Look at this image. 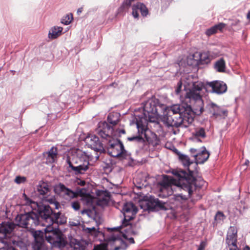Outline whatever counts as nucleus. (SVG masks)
<instances>
[{
  "instance_id": "nucleus-23",
  "label": "nucleus",
  "mask_w": 250,
  "mask_h": 250,
  "mask_svg": "<svg viewBox=\"0 0 250 250\" xmlns=\"http://www.w3.org/2000/svg\"><path fill=\"white\" fill-rule=\"evenodd\" d=\"M140 10L141 15L143 17H146L148 14V11L146 6L142 3L137 2L132 5V16L135 18L139 17L138 11Z\"/></svg>"
},
{
  "instance_id": "nucleus-55",
  "label": "nucleus",
  "mask_w": 250,
  "mask_h": 250,
  "mask_svg": "<svg viewBox=\"0 0 250 250\" xmlns=\"http://www.w3.org/2000/svg\"><path fill=\"white\" fill-rule=\"evenodd\" d=\"M58 206H59V204H58V203H57V204H56V208H58Z\"/></svg>"
},
{
  "instance_id": "nucleus-27",
  "label": "nucleus",
  "mask_w": 250,
  "mask_h": 250,
  "mask_svg": "<svg viewBox=\"0 0 250 250\" xmlns=\"http://www.w3.org/2000/svg\"><path fill=\"white\" fill-rule=\"evenodd\" d=\"M47 154L46 160L47 164H52L57 161L58 151L56 147H52L50 150L46 152Z\"/></svg>"
},
{
  "instance_id": "nucleus-6",
  "label": "nucleus",
  "mask_w": 250,
  "mask_h": 250,
  "mask_svg": "<svg viewBox=\"0 0 250 250\" xmlns=\"http://www.w3.org/2000/svg\"><path fill=\"white\" fill-rule=\"evenodd\" d=\"M206 88L204 83L197 81L193 83L191 88L186 93V98L193 104V109L197 115H201L204 111V102L200 95V91Z\"/></svg>"
},
{
  "instance_id": "nucleus-29",
  "label": "nucleus",
  "mask_w": 250,
  "mask_h": 250,
  "mask_svg": "<svg viewBox=\"0 0 250 250\" xmlns=\"http://www.w3.org/2000/svg\"><path fill=\"white\" fill-rule=\"evenodd\" d=\"M71 246L76 250H86L87 244L84 241L74 239L71 242Z\"/></svg>"
},
{
  "instance_id": "nucleus-13",
  "label": "nucleus",
  "mask_w": 250,
  "mask_h": 250,
  "mask_svg": "<svg viewBox=\"0 0 250 250\" xmlns=\"http://www.w3.org/2000/svg\"><path fill=\"white\" fill-rule=\"evenodd\" d=\"M167 114H180L182 117H188L190 115H191L193 118L194 117V114H196L193 109V104H192V107L187 104L173 105L170 107Z\"/></svg>"
},
{
  "instance_id": "nucleus-46",
  "label": "nucleus",
  "mask_w": 250,
  "mask_h": 250,
  "mask_svg": "<svg viewBox=\"0 0 250 250\" xmlns=\"http://www.w3.org/2000/svg\"><path fill=\"white\" fill-rule=\"evenodd\" d=\"M200 151V150H197V149H195V148H191L190 149V153L192 154L193 157V154H197Z\"/></svg>"
},
{
  "instance_id": "nucleus-15",
  "label": "nucleus",
  "mask_w": 250,
  "mask_h": 250,
  "mask_svg": "<svg viewBox=\"0 0 250 250\" xmlns=\"http://www.w3.org/2000/svg\"><path fill=\"white\" fill-rule=\"evenodd\" d=\"M146 209L149 212L157 211L159 210H167L166 203L153 196H150L146 201Z\"/></svg>"
},
{
  "instance_id": "nucleus-25",
  "label": "nucleus",
  "mask_w": 250,
  "mask_h": 250,
  "mask_svg": "<svg viewBox=\"0 0 250 250\" xmlns=\"http://www.w3.org/2000/svg\"><path fill=\"white\" fill-rule=\"evenodd\" d=\"M204 149L200 150L197 154H193L195 160L197 164H202L205 163L208 158L209 153L203 147Z\"/></svg>"
},
{
  "instance_id": "nucleus-24",
  "label": "nucleus",
  "mask_w": 250,
  "mask_h": 250,
  "mask_svg": "<svg viewBox=\"0 0 250 250\" xmlns=\"http://www.w3.org/2000/svg\"><path fill=\"white\" fill-rule=\"evenodd\" d=\"M199 55V60L198 63L200 64H208L217 56V54L210 51L201 52Z\"/></svg>"
},
{
  "instance_id": "nucleus-40",
  "label": "nucleus",
  "mask_w": 250,
  "mask_h": 250,
  "mask_svg": "<svg viewBox=\"0 0 250 250\" xmlns=\"http://www.w3.org/2000/svg\"><path fill=\"white\" fill-rule=\"evenodd\" d=\"M71 207L75 210H79L80 208V203L78 201H74L71 203Z\"/></svg>"
},
{
  "instance_id": "nucleus-39",
  "label": "nucleus",
  "mask_w": 250,
  "mask_h": 250,
  "mask_svg": "<svg viewBox=\"0 0 250 250\" xmlns=\"http://www.w3.org/2000/svg\"><path fill=\"white\" fill-rule=\"evenodd\" d=\"M25 181H26V178L23 176H18L15 179V182L18 184L23 183L25 182Z\"/></svg>"
},
{
  "instance_id": "nucleus-26",
  "label": "nucleus",
  "mask_w": 250,
  "mask_h": 250,
  "mask_svg": "<svg viewBox=\"0 0 250 250\" xmlns=\"http://www.w3.org/2000/svg\"><path fill=\"white\" fill-rule=\"evenodd\" d=\"M225 23L221 22L218 24H215L214 26L208 28L206 30L205 34L208 36H210L213 35L218 31L222 32L223 29L226 27Z\"/></svg>"
},
{
  "instance_id": "nucleus-10",
  "label": "nucleus",
  "mask_w": 250,
  "mask_h": 250,
  "mask_svg": "<svg viewBox=\"0 0 250 250\" xmlns=\"http://www.w3.org/2000/svg\"><path fill=\"white\" fill-rule=\"evenodd\" d=\"M113 229L116 230V233L113 234L108 238L107 241L108 244L112 242L115 243L117 242L120 243L122 241V236L125 239H127L130 244L134 243L135 242L134 239L132 237L128 238L126 235L127 233L131 231V225H130V228L128 226H123L122 225H121L118 227L113 228Z\"/></svg>"
},
{
  "instance_id": "nucleus-11",
  "label": "nucleus",
  "mask_w": 250,
  "mask_h": 250,
  "mask_svg": "<svg viewBox=\"0 0 250 250\" xmlns=\"http://www.w3.org/2000/svg\"><path fill=\"white\" fill-rule=\"evenodd\" d=\"M136 127L141 133H144V138L146 139L149 145L153 146H156L159 145L160 141L159 138L147 128V124H145V120L136 123Z\"/></svg>"
},
{
  "instance_id": "nucleus-49",
  "label": "nucleus",
  "mask_w": 250,
  "mask_h": 250,
  "mask_svg": "<svg viewBox=\"0 0 250 250\" xmlns=\"http://www.w3.org/2000/svg\"><path fill=\"white\" fill-rule=\"evenodd\" d=\"M250 164V161L248 160H246L245 161L244 165L246 166H248Z\"/></svg>"
},
{
  "instance_id": "nucleus-8",
  "label": "nucleus",
  "mask_w": 250,
  "mask_h": 250,
  "mask_svg": "<svg viewBox=\"0 0 250 250\" xmlns=\"http://www.w3.org/2000/svg\"><path fill=\"white\" fill-rule=\"evenodd\" d=\"M15 228L14 223L4 221L0 223V234L3 235L0 237V249H5L9 248L10 240L8 235H11Z\"/></svg>"
},
{
  "instance_id": "nucleus-51",
  "label": "nucleus",
  "mask_w": 250,
  "mask_h": 250,
  "mask_svg": "<svg viewBox=\"0 0 250 250\" xmlns=\"http://www.w3.org/2000/svg\"><path fill=\"white\" fill-rule=\"evenodd\" d=\"M121 249V247L119 246L116 247L115 248L114 250H119Z\"/></svg>"
},
{
  "instance_id": "nucleus-30",
  "label": "nucleus",
  "mask_w": 250,
  "mask_h": 250,
  "mask_svg": "<svg viewBox=\"0 0 250 250\" xmlns=\"http://www.w3.org/2000/svg\"><path fill=\"white\" fill-rule=\"evenodd\" d=\"M120 118V114L118 112L110 113L107 116L108 123L113 126L118 123Z\"/></svg>"
},
{
  "instance_id": "nucleus-22",
  "label": "nucleus",
  "mask_w": 250,
  "mask_h": 250,
  "mask_svg": "<svg viewBox=\"0 0 250 250\" xmlns=\"http://www.w3.org/2000/svg\"><path fill=\"white\" fill-rule=\"evenodd\" d=\"M97 198L95 200L97 205L104 207L108 205L110 200V193L106 190H97L96 191Z\"/></svg>"
},
{
  "instance_id": "nucleus-9",
  "label": "nucleus",
  "mask_w": 250,
  "mask_h": 250,
  "mask_svg": "<svg viewBox=\"0 0 250 250\" xmlns=\"http://www.w3.org/2000/svg\"><path fill=\"white\" fill-rule=\"evenodd\" d=\"M17 220L18 225L23 228L32 229V227L39 225V218L33 211L19 215Z\"/></svg>"
},
{
  "instance_id": "nucleus-3",
  "label": "nucleus",
  "mask_w": 250,
  "mask_h": 250,
  "mask_svg": "<svg viewBox=\"0 0 250 250\" xmlns=\"http://www.w3.org/2000/svg\"><path fill=\"white\" fill-rule=\"evenodd\" d=\"M98 134L103 139L108 141L106 147L108 154L113 157H123L125 152L123 144L118 139H112L113 129L106 122L100 125L96 130Z\"/></svg>"
},
{
  "instance_id": "nucleus-53",
  "label": "nucleus",
  "mask_w": 250,
  "mask_h": 250,
  "mask_svg": "<svg viewBox=\"0 0 250 250\" xmlns=\"http://www.w3.org/2000/svg\"><path fill=\"white\" fill-rule=\"evenodd\" d=\"M8 250H17L16 249L14 248H10Z\"/></svg>"
},
{
  "instance_id": "nucleus-44",
  "label": "nucleus",
  "mask_w": 250,
  "mask_h": 250,
  "mask_svg": "<svg viewBox=\"0 0 250 250\" xmlns=\"http://www.w3.org/2000/svg\"><path fill=\"white\" fill-rule=\"evenodd\" d=\"M205 248V244L204 242H201L197 250H204Z\"/></svg>"
},
{
  "instance_id": "nucleus-42",
  "label": "nucleus",
  "mask_w": 250,
  "mask_h": 250,
  "mask_svg": "<svg viewBox=\"0 0 250 250\" xmlns=\"http://www.w3.org/2000/svg\"><path fill=\"white\" fill-rule=\"evenodd\" d=\"M182 86V83L181 81L178 82V83H177V86L175 89V92L176 94H179L180 93V92L181 90Z\"/></svg>"
},
{
  "instance_id": "nucleus-16",
  "label": "nucleus",
  "mask_w": 250,
  "mask_h": 250,
  "mask_svg": "<svg viewBox=\"0 0 250 250\" xmlns=\"http://www.w3.org/2000/svg\"><path fill=\"white\" fill-rule=\"evenodd\" d=\"M229 250H240L237 245V229L235 227H230L228 230L226 239Z\"/></svg>"
},
{
  "instance_id": "nucleus-47",
  "label": "nucleus",
  "mask_w": 250,
  "mask_h": 250,
  "mask_svg": "<svg viewBox=\"0 0 250 250\" xmlns=\"http://www.w3.org/2000/svg\"><path fill=\"white\" fill-rule=\"evenodd\" d=\"M83 11V8L82 7H81V8H79L78 10H77V13L78 14H80V13H81Z\"/></svg>"
},
{
  "instance_id": "nucleus-43",
  "label": "nucleus",
  "mask_w": 250,
  "mask_h": 250,
  "mask_svg": "<svg viewBox=\"0 0 250 250\" xmlns=\"http://www.w3.org/2000/svg\"><path fill=\"white\" fill-rule=\"evenodd\" d=\"M91 212H92L90 209H83L81 211V214H82V215L86 214L88 216H89L90 214L91 213Z\"/></svg>"
},
{
  "instance_id": "nucleus-2",
  "label": "nucleus",
  "mask_w": 250,
  "mask_h": 250,
  "mask_svg": "<svg viewBox=\"0 0 250 250\" xmlns=\"http://www.w3.org/2000/svg\"><path fill=\"white\" fill-rule=\"evenodd\" d=\"M39 218V224L42 221L47 223L42 224L45 226L44 236L46 241L53 246L59 248L65 246L66 241L64 238L63 234L59 228H54L52 225L54 223L62 224L66 222L65 218L61 217V213L53 212L52 209L48 205L38 206L37 213Z\"/></svg>"
},
{
  "instance_id": "nucleus-19",
  "label": "nucleus",
  "mask_w": 250,
  "mask_h": 250,
  "mask_svg": "<svg viewBox=\"0 0 250 250\" xmlns=\"http://www.w3.org/2000/svg\"><path fill=\"white\" fill-rule=\"evenodd\" d=\"M30 229L35 239V242L33 244V250H47L42 238L43 232L41 230H35L33 227Z\"/></svg>"
},
{
  "instance_id": "nucleus-28",
  "label": "nucleus",
  "mask_w": 250,
  "mask_h": 250,
  "mask_svg": "<svg viewBox=\"0 0 250 250\" xmlns=\"http://www.w3.org/2000/svg\"><path fill=\"white\" fill-rule=\"evenodd\" d=\"M63 28L60 26H53L49 30L48 37L50 39H55L60 36Z\"/></svg>"
},
{
  "instance_id": "nucleus-20",
  "label": "nucleus",
  "mask_w": 250,
  "mask_h": 250,
  "mask_svg": "<svg viewBox=\"0 0 250 250\" xmlns=\"http://www.w3.org/2000/svg\"><path fill=\"white\" fill-rule=\"evenodd\" d=\"M207 107L211 116L214 118L225 119L228 116V111L221 108L213 103H210L207 104Z\"/></svg>"
},
{
  "instance_id": "nucleus-37",
  "label": "nucleus",
  "mask_w": 250,
  "mask_h": 250,
  "mask_svg": "<svg viewBox=\"0 0 250 250\" xmlns=\"http://www.w3.org/2000/svg\"><path fill=\"white\" fill-rule=\"evenodd\" d=\"M72 20H73L72 14H67V15H65V16H64L62 18V19L61 20V23L64 25H67L69 24L71 22Z\"/></svg>"
},
{
  "instance_id": "nucleus-57",
  "label": "nucleus",
  "mask_w": 250,
  "mask_h": 250,
  "mask_svg": "<svg viewBox=\"0 0 250 250\" xmlns=\"http://www.w3.org/2000/svg\"><path fill=\"white\" fill-rule=\"evenodd\" d=\"M95 250H100V249H98V250L95 249Z\"/></svg>"
},
{
  "instance_id": "nucleus-7",
  "label": "nucleus",
  "mask_w": 250,
  "mask_h": 250,
  "mask_svg": "<svg viewBox=\"0 0 250 250\" xmlns=\"http://www.w3.org/2000/svg\"><path fill=\"white\" fill-rule=\"evenodd\" d=\"M194 119L190 115L188 117H182L180 114H166L162 121L167 126L187 127L193 121Z\"/></svg>"
},
{
  "instance_id": "nucleus-50",
  "label": "nucleus",
  "mask_w": 250,
  "mask_h": 250,
  "mask_svg": "<svg viewBox=\"0 0 250 250\" xmlns=\"http://www.w3.org/2000/svg\"><path fill=\"white\" fill-rule=\"evenodd\" d=\"M243 250H250V248L248 246H246L244 248Z\"/></svg>"
},
{
  "instance_id": "nucleus-56",
  "label": "nucleus",
  "mask_w": 250,
  "mask_h": 250,
  "mask_svg": "<svg viewBox=\"0 0 250 250\" xmlns=\"http://www.w3.org/2000/svg\"><path fill=\"white\" fill-rule=\"evenodd\" d=\"M173 133L175 134L176 133V132H175V131H174V132H173Z\"/></svg>"
},
{
  "instance_id": "nucleus-48",
  "label": "nucleus",
  "mask_w": 250,
  "mask_h": 250,
  "mask_svg": "<svg viewBox=\"0 0 250 250\" xmlns=\"http://www.w3.org/2000/svg\"><path fill=\"white\" fill-rule=\"evenodd\" d=\"M247 19L250 21V10L248 12L247 15Z\"/></svg>"
},
{
  "instance_id": "nucleus-45",
  "label": "nucleus",
  "mask_w": 250,
  "mask_h": 250,
  "mask_svg": "<svg viewBox=\"0 0 250 250\" xmlns=\"http://www.w3.org/2000/svg\"><path fill=\"white\" fill-rule=\"evenodd\" d=\"M84 229L86 231H87L88 233H91L92 231H96V228L94 227L92 228H86V229Z\"/></svg>"
},
{
  "instance_id": "nucleus-18",
  "label": "nucleus",
  "mask_w": 250,
  "mask_h": 250,
  "mask_svg": "<svg viewBox=\"0 0 250 250\" xmlns=\"http://www.w3.org/2000/svg\"><path fill=\"white\" fill-rule=\"evenodd\" d=\"M54 191L56 194L67 200H70L77 195L75 192L61 183L55 186Z\"/></svg>"
},
{
  "instance_id": "nucleus-52",
  "label": "nucleus",
  "mask_w": 250,
  "mask_h": 250,
  "mask_svg": "<svg viewBox=\"0 0 250 250\" xmlns=\"http://www.w3.org/2000/svg\"><path fill=\"white\" fill-rule=\"evenodd\" d=\"M85 184V182L84 181H82L81 185L84 186Z\"/></svg>"
},
{
  "instance_id": "nucleus-31",
  "label": "nucleus",
  "mask_w": 250,
  "mask_h": 250,
  "mask_svg": "<svg viewBox=\"0 0 250 250\" xmlns=\"http://www.w3.org/2000/svg\"><path fill=\"white\" fill-rule=\"evenodd\" d=\"M138 130V135L133 136L132 137H128L127 140L129 141H133L135 142L137 144H142L143 145L145 142V140L144 138V133H141L140 131H139V129L137 128Z\"/></svg>"
},
{
  "instance_id": "nucleus-5",
  "label": "nucleus",
  "mask_w": 250,
  "mask_h": 250,
  "mask_svg": "<svg viewBox=\"0 0 250 250\" xmlns=\"http://www.w3.org/2000/svg\"><path fill=\"white\" fill-rule=\"evenodd\" d=\"M158 107H161L159 100L155 97L149 98L143 103V115L136 118V123L141 121L143 122V120L145 121L146 124L147 122H157L159 117Z\"/></svg>"
},
{
  "instance_id": "nucleus-58",
  "label": "nucleus",
  "mask_w": 250,
  "mask_h": 250,
  "mask_svg": "<svg viewBox=\"0 0 250 250\" xmlns=\"http://www.w3.org/2000/svg\"><path fill=\"white\" fill-rule=\"evenodd\" d=\"M1 70V68L0 67V71Z\"/></svg>"
},
{
  "instance_id": "nucleus-38",
  "label": "nucleus",
  "mask_w": 250,
  "mask_h": 250,
  "mask_svg": "<svg viewBox=\"0 0 250 250\" xmlns=\"http://www.w3.org/2000/svg\"><path fill=\"white\" fill-rule=\"evenodd\" d=\"M83 203L87 206H91L93 204V199L90 196H86L82 198Z\"/></svg>"
},
{
  "instance_id": "nucleus-34",
  "label": "nucleus",
  "mask_w": 250,
  "mask_h": 250,
  "mask_svg": "<svg viewBox=\"0 0 250 250\" xmlns=\"http://www.w3.org/2000/svg\"><path fill=\"white\" fill-rule=\"evenodd\" d=\"M179 158L183 166L185 167H188L192 164V162L187 155L180 154L179 155Z\"/></svg>"
},
{
  "instance_id": "nucleus-14",
  "label": "nucleus",
  "mask_w": 250,
  "mask_h": 250,
  "mask_svg": "<svg viewBox=\"0 0 250 250\" xmlns=\"http://www.w3.org/2000/svg\"><path fill=\"white\" fill-rule=\"evenodd\" d=\"M137 211V207L132 202H127L125 204L123 208L124 219L121 225L123 226H128L130 227V225H131L130 221L134 218Z\"/></svg>"
},
{
  "instance_id": "nucleus-41",
  "label": "nucleus",
  "mask_w": 250,
  "mask_h": 250,
  "mask_svg": "<svg viewBox=\"0 0 250 250\" xmlns=\"http://www.w3.org/2000/svg\"><path fill=\"white\" fill-rule=\"evenodd\" d=\"M22 197L25 201V205H30L33 203L32 200L25 193L23 194Z\"/></svg>"
},
{
  "instance_id": "nucleus-4",
  "label": "nucleus",
  "mask_w": 250,
  "mask_h": 250,
  "mask_svg": "<svg viewBox=\"0 0 250 250\" xmlns=\"http://www.w3.org/2000/svg\"><path fill=\"white\" fill-rule=\"evenodd\" d=\"M99 158V154H96L94 157L88 152L79 151L77 154V160L74 164L69 159L67 160V163L70 168L69 170L76 175L83 174L89 169V162H96Z\"/></svg>"
},
{
  "instance_id": "nucleus-21",
  "label": "nucleus",
  "mask_w": 250,
  "mask_h": 250,
  "mask_svg": "<svg viewBox=\"0 0 250 250\" xmlns=\"http://www.w3.org/2000/svg\"><path fill=\"white\" fill-rule=\"evenodd\" d=\"M207 85L211 88V92L218 95L224 94L227 90V84L224 82L221 81L208 82Z\"/></svg>"
},
{
  "instance_id": "nucleus-32",
  "label": "nucleus",
  "mask_w": 250,
  "mask_h": 250,
  "mask_svg": "<svg viewBox=\"0 0 250 250\" xmlns=\"http://www.w3.org/2000/svg\"><path fill=\"white\" fill-rule=\"evenodd\" d=\"M193 136L195 140L198 142H202L199 138H205L206 137V133L204 128L200 127L197 128L195 132L193 133Z\"/></svg>"
},
{
  "instance_id": "nucleus-54",
  "label": "nucleus",
  "mask_w": 250,
  "mask_h": 250,
  "mask_svg": "<svg viewBox=\"0 0 250 250\" xmlns=\"http://www.w3.org/2000/svg\"><path fill=\"white\" fill-rule=\"evenodd\" d=\"M218 215H220L221 216H223V214L222 212H218Z\"/></svg>"
},
{
  "instance_id": "nucleus-35",
  "label": "nucleus",
  "mask_w": 250,
  "mask_h": 250,
  "mask_svg": "<svg viewBox=\"0 0 250 250\" xmlns=\"http://www.w3.org/2000/svg\"><path fill=\"white\" fill-rule=\"evenodd\" d=\"M37 191L40 195H44L49 191L48 185L45 183H43L37 187Z\"/></svg>"
},
{
  "instance_id": "nucleus-33",
  "label": "nucleus",
  "mask_w": 250,
  "mask_h": 250,
  "mask_svg": "<svg viewBox=\"0 0 250 250\" xmlns=\"http://www.w3.org/2000/svg\"><path fill=\"white\" fill-rule=\"evenodd\" d=\"M214 68L218 72H224L226 68V63L224 59L221 58L218 60L214 64Z\"/></svg>"
},
{
  "instance_id": "nucleus-1",
  "label": "nucleus",
  "mask_w": 250,
  "mask_h": 250,
  "mask_svg": "<svg viewBox=\"0 0 250 250\" xmlns=\"http://www.w3.org/2000/svg\"><path fill=\"white\" fill-rule=\"evenodd\" d=\"M188 173L181 169H175L172 171L173 177L168 176L167 184H164L169 187L171 185L175 186L181 191L187 194L190 202L194 204L202 198V194L200 188L206 186V183L203 179L198 181L193 176V171L188 168Z\"/></svg>"
},
{
  "instance_id": "nucleus-12",
  "label": "nucleus",
  "mask_w": 250,
  "mask_h": 250,
  "mask_svg": "<svg viewBox=\"0 0 250 250\" xmlns=\"http://www.w3.org/2000/svg\"><path fill=\"white\" fill-rule=\"evenodd\" d=\"M183 192L174 194L169 199L170 208L173 209H186L190 207L188 205V195Z\"/></svg>"
},
{
  "instance_id": "nucleus-17",
  "label": "nucleus",
  "mask_w": 250,
  "mask_h": 250,
  "mask_svg": "<svg viewBox=\"0 0 250 250\" xmlns=\"http://www.w3.org/2000/svg\"><path fill=\"white\" fill-rule=\"evenodd\" d=\"M85 142L88 147L97 152L95 155L96 154H98V152L101 154L105 151L103 144L100 142L99 138L95 135L88 136L85 138Z\"/></svg>"
},
{
  "instance_id": "nucleus-36",
  "label": "nucleus",
  "mask_w": 250,
  "mask_h": 250,
  "mask_svg": "<svg viewBox=\"0 0 250 250\" xmlns=\"http://www.w3.org/2000/svg\"><path fill=\"white\" fill-rule=\"evenodd\" d=\"M108 125L113 129V134H112V137L113 136H120L121 134H124L125 133V130L124 128V126H122L121 128H116L114 127H111L107 123H106Z\"/></svg>"
}]
</instances>
